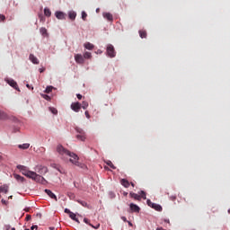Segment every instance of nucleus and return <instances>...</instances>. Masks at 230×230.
Segmentation results:
<instances>
[{"mask_svg":"<svg viewBox=\"0 0 230 230\" xmlns=\"http://www.w3.org/2000/svg\"><path fill=\"white\" fill-rule=\"evenodd\" d=\"M17 169L20 170L22 175L28 177V179H31L32 181H34V182H39L40 184L43 185L48 184V181H46L44 177H42L40 174H38L33 171L28 170V167L24 165H17Z\"/></svg>","mask_w":230,"mask_h":230,"instance_id":"1","label":"nucleus"},{"mask_svg":"<svg viewBox=\"0 0 230 230\" xmlns=\"http://www.w3.org/2000/svg\"><path fill=\"white\" fill-rule=\"evenodd\" d=\"M65 159H69L72 164H75V166H78V168H85V164L79 162L80 158L75 153L69 152L66 158Z\"/></svg>","mask_w":230,"mask_h":230,"instance_id":"2","label":"nucleus"},{"mask_svg":"<svg viewBox=\"0 0 230 230\" xmlns=\"http://www.w3.org/2000/svg\"><path fill=\"white\" fill-rule=\"evenodd\" d=\"M56 150L59 155H61L62 159H67V155H69V150L66 149L64 146L58 145Z\"/></svg>","mask_w":230,"mask_h":230,"instance_id":"3","label":"nucleus"},{"mask_svg":"<svg viewBox=\"0 0 230 230\" xmlns=\"http://www.w3.org/2000/svg\"><path fill=\"white\" fill-rule=\"evenodd\" d=\"M106 53L110 58H114V57H116V50L114 49V46H112V44L107 45Z\"/></svg>","mask_w":230,"mask_h":230,"instance_id":"4","label":"nucleus"},{"mask_svg":"<svg viewBox=\"0 0 230 230\" xmlns=\"http://www.w3.org/2000/svg\"><path fill=\"white\" fill-rule=\"evenodd\" d=\"M77 135H76V139H79V141H85V132L83 131L81 128H76Z\"/></svg>","mask_w":230,"mask_h":230,"instance_id":"5","label":"nucleus"},{"mask_svg":"<svg viewBox=\"0 0 230 230\" xmlns=\"http://www.w3.org/2000/svg\"><path fill=\"white\" fill-rule=\"evenodd\" d=\"M36 171L38 172V173H40V175H46V173H48V167L38 165L36 167Z\"/></svg>","mask_w":230,"mask_h":230,"instance_id":"6","label":"nucleus"},{"mask_svg":"<svg viewBox=\"0 0 230 230\" xmlns=\"http://www.w3.org/2000/svg\"><path fill=\"white\" fill-rule=\"evenodd\" d=\"M75 60L76 64H85V59L82 54H75Z\"/></svg>","mask_w":230,"mask_h":230,"instance_id":"7","label":"nucleus"},{"mask_svg":"<svg viewBox=\"0 0 230 230\" xmlns=\"http://www.w3.org/2000/svg\"><path fill=\"white\" fill-rule=\"evenodd\" d=\"M6 82H7V84H9V85L11 86V87H13V89H15L16 91H21L20 89H19V85L17 84V82H15V80H13V79H7L6 80Z\"/></svg>","mask_w":230,"mask_h":230,"instance_id":"8","label":"nucleus"},{"mask_svg":"<svg viewBox=\"0 0 230 230\" xmlns=\"http://www.w3.org/2000/svg\"><path fill=\"white\" fill-rule=\"evenodd\" d=\"M71 109L74 112H80V109H82V104L80 102H74L71 104Z\"/></svg>","mask_w":230,"mask_h":230,"instance_id":"9","label":"nucleus"},{"mask_svg":"<svg viewBox=\"0 0 230 230\" xmlns=\"http://www.w3.org/2000/svg\"><path fill=\"white\" fill-rule=\"evenodd\" d=\"M129 208L131 211H133V213H139V211H141V208H139V206H137L134 203H131L129 205Z\"/></svg>","mask_w":230,"mask_h":230,"instance_id":"10","label":"nucleus"},{"mask_svg":"<svg viewBox=\"0 0 230 230\" xmlns=\"http://www.w3.org/2000/svg\"><path fill=\"white\" fill-rule=\"evenodd\" d=\"M57 19H59L60 21H64L66 19V13L60 11H57L55 13Z\"/></svg>","mask_w":230,"mask_h":230,"instance_id":"11","label":"nucleus"},{"mask_svg":"<svg viewBox=\"0 0 230 230\" xmlns=\"http://www.w3.org/2000/svg\"><path fill=\"white\" fill-rule=\"evenodd\" d=\"M45 193H47V195L49 197H50V199H54V200H56V202H57V200H58V199H57V195H55V193H53V191H51L50 190L46 189Z\"/></svg>","mask_w":230,"mask_h":230,"instance_id":"12","label":"nucleus"},{"mask_svg":"<svg viewBox=\"0 0 230 230\" xmlns=\"http://www.w3.org/2000/svg\"><path fill=\"white\" fill-rule=\"evenodd\" d=\"M29 60H31L32 64H39V58H37V57H35L33 54H30Z\"/></svg>","mask_w":230,"mask_h":230,"instance_id":"13","label":"nucleus"},{"mask_svg":"<svg viewBox=\"0 0 230 230\" xmlns=\"http://www.w3.org/2000/svg\"><path fill=\"white\" fill-rule=\"evenodd\" d=\"M120 184L122 186H124V188H129L130 187V182L128 181V180H126V179L120 180Z\"/></svg>","mask_w":230,"mask_h":230,"instance_id":"14","label":"nucleus"},{"mask_svg":"<svg viewBox=\"0 0 230 230\" xmlns=\"http://www.w3.org/2000/svg\"><path fill=\"white\" fill-rule=\"evenodd\" d=\"M129 197H130L131 199H134L135 200H141V195L136 194V193H134V192H130V193H129Z\"/></svg>","mask_w":230,"mask_h":230,"instance_id":"15","label":"nucleus"},{"mask_svg":"<svg viewBox=\"0 0 230 230\" xmlns=\"http://www.w3.org/2000/svg\"><path fill=\"white\" fill-rule=\"evenodd\" d=\"M14 179H16V181H18V182H24L26 181V179H24V177L19 175V174H13Z\"/></svg>","mask_w":230,"mask_h":230,"instance_id":"16","label":"nucleus"},{"mask_svg":"<svg viewBox=\"0 0 230 230\" xmlns=\"http://www.w3.org/2000/svg\"><path fill=\"white\" fill-rule=\"evenodd\" d=\"M104 19H107V21H113V16L111 13H103Z\"/></svg>","mask_w":230,"mask_h":230,"instance_id":"17","label":"nucleus"},{"mask_svg":"<svg viewBox=\"0 0 230 230\" xmlns=\"http://www.w3.org/2000/svg\"><path fill=\"white\" fill-rule=\"evenodd\" d=\"M8 185L0 186V193H8Z\"/></svg>","mask_w":230,"mask_h":230,"instance_id":"18","label":"nucleus"},{"mask_svg":"<svg viewBox=\"0 0 230 230\" xmlns=\"http://www.w3.org/2000/svg\"><path fill=\"white\" fill-rule=\"evenodd\" d=\"M68 17L69 19H71V21H75V19H76V13H75V11H70L68 13Z\"/></svg>","mask_w":230,"mask_h":230,"instance_id":"19","label":"nucleus"},{"mask_svg":"<svg viewBox=\"0 0 230 230\" xmlns=\"http://www.w3.org/2000/svg\"><path fill=\"white\" fill-rule=\"evenodd\" d=\"M84 48L85 49H89V50L94 49V45H93V43L86 42L84 43Z\"/></svg>","mask_w":230,"mask_h":230,"instance_id":"20","label":"nucleus"},{"mask_svg":"<svg viewBox=\"0 0 230 230\" xmlns=\"http://www.w3.org/2000/svg\"><path fill=\"white\" fill-rule=\"evenodd\" d=\"M152 208L153 209H155V211H163V207H161V205H157V204H152Z\"/></svg>","mask_w":230,"mask_h":230,"instance_id":"21","label":"nucleus"},{"mask_svg":"<svg viewBox=\"0 0 230 230\" xmlns=\"http://www.w3.org/2000/svg\"><path fill=\"white\" fill-rule=\"evenodd\" d=\"M69 217H70V218L72 219V220H74L75 222H76L77 224H80V221L78 220V218H76V214H75V213H70V215H69Z\"/></svg>","mask_w":230,"mask_h":230,"instance_id":"22","label":"nucleus"},{"mask_svg":"<svg viewBox=\"0 0 230 230\" xmlns=\"http://www.w3.org/2000/svg\"><path fill=\"white\" fill-rule=\"evenodd\" d=\"M44 14L46 15V17H51V10H49V8L46 7L44 9Z\"/></svg>","mask_w":230,"mask_h":230,"instance_id":"23","label":"nucleus"},{"mask_svg":"<svg viewBox=\"0 0 230 230\" xmlns=\"http://www.w3.org/2000/svg\"><path fill=\"white\" fill-rule=\"evenodd\" d=\"M139 36L141 39H146V31H139Z\"/></svg>","mask_w":230,"mask_h":230,"instance_id":"24","label":"nucleus"},{"mask_svg":"<svg viewBox=\"0 0 230 230\" xmlns=\"http://www.w3.org/2000/svg\"><path fill=\"white\" fill-rule=\"evenodd\" d=\"M18 146L22 150H28V148H30V144H22V145H19Z\"/></svg>","mask_w":230,"mask_h":230,"instance_id":"25","label":"nucleus"},{"mask_svg":"<svg viewBox=\"0 0 230 230\" xmlns=\"http://www.w3.org/2000/svg\"><path fill=\"white\" fill-rule=\"evenodd\" d=\"M84 58L85 59H89V58H93V55L91 54V52H84Z\"/></svg>","mask_w":230,"mask_h":230,"instance_id":"26","label":"nucleus"},{"mask_svg":"<svg viewBox=\"0 0 230 230\" xmlns=\"http://www.w3.org/2000/svg\"><path fill=\"white\" fill-rule=\"evenodd\" d=\"M106 164H107L108 166H110V168H111L112 170H116V166H114V164H112V163L111 162V160H108V161L106 162Z\"/></svg>","mask_w":230,"mask_h":230,"instance_id":"27","label":"nucleus"},{"mask_svg":"<svg viewBox=\"0 0 230 230\" xmlns=\"http://www.w3.org/2000/svg\"><path fill=\"white\" fill-rule=\"evenodd\" d=\"M6 118H8L6 113H4V111H0V119H6Z\"/></svg>","mask_w":230,"mask_h":230,"instance_id":"28","label":"nucleus"},{"mask_svg":"<svg viewBox=\"0 0 230 230\" xmlns=\"http://www.w3.org/2000/svg\"><path fill=\"white\" fill-rule=\"evenodd\" d=\"M81 107H82V109H84V110L87 109V107H89V102L84 101V102H82V106H81Z\"/></svg>","mask_w":230,"mask_h":230,"instance_id":"29","label":"nucleus"},{"mask_svg":"<svg viewBox=\"0 0 230 230\" xmlns=\"http://www.w3.org/2000/svg\"><path fill=\"white\" fill-rule=\"evenodd\" d=\"M41 35H47L48 34V30L44 27H42L40 30Z\"/></svg>","mask_w":230,"mask_h":230,"instance_id":"30","label":"nucleus"},{"mask_svg":"<svg viewBox=\"0 0 230 230\" xmlns=\"http://www.w3.org/2000/svg\"><path fill=\"white\" fill-rule=\"evenodd\" d=\"M78 203L83 206V208H89V205L85 201L78 200Z\"/></svg>","mask_w":230,"mask_h":230,"instance_id":"31","label":"nucleus"},{"mask_svg":"<svg viewBox=\"0 0 230 230\" xmlns=\"http://www.w3.org/2000/svg\"><path fill=\"white\" fill-rule=\"evenodd\" d=\"M41 97L44 98V100H47V102H49L51 100V97H49V95L48 94H41Z\"/></svg>","mask_w":230,"mask_h":230,"instance_id":"32","label":"nucleus"},{"mask_svg":"<svg viewBox=\"0 0 230 230\" xmlns=\"http://www.w3.org/2000/svg\"><path fill=\"white\" fill-rule=\"evenodd\" d=\"M51 91H53V86H48L45 90V93L47 94H49V93H51Z\"/></svg>","mask_w":230,"mask_h":230,"instance_id":"33","label":"nucleus"},{"mask_svg":"<svg viewBox=\"0 0 230 230\" xmlns=\"http://www.w3.org/2000/svg\"><path fill=\"white\" fill-rule=\"evenodd\" d=\"M140 199H144V200L146 199V193L144 190L140 192Z\"/></svg>","mask_w":230,"mask_h":230,"instance_id":"34","label":"nucleus"},{"mask_svg":"<svg viewBox=\"0 0 230 230\" xmlns=\"http://www.w3.org/2000/svg\"><path fill=\"white\" fill-rule=\"evenodd\" d=\"M82 19L83 21H85V19H87V13H85V11L82 12Z\"/></svg>","mask_w":230,"mask_h":230,"instance_id":"35","label":"nucleus"},{"mask_svg":"<svg viewBox=\"0 0 230 230\" xmlns=\"http://www.w3.org/2000/svg\"><path fill=\"white\" fill-rule=\"evenodd\" d=\"M90 227H93V229H100V224H97L96 226H93V224H89Z\"/></svg>","mask_w":230,"mask_h":230,"instance_id":"36","label":"nucleus"},{"mask_svg":"<svg viewBox=\"0 0 230 230\" xmlns=\"http://www.w3.org/2000/svg\"><path fill=\"white\" fill-rule=\"evenodd\" d=\"M49 111L52 112V114H58V111L55 108H49Z\"/></svg>","mask_w":230,"mask_h":230,"instance_id":"37","label":"nucleus"},{"mask_svg":"<svg viewBox=\"0 0 230 230\" xmlns=\"http://www.w3.org/2000/svg\"><path fill=\"white\" fill-rule=\"evenodd\" d=\"M39 152H40V154H44V152H46V147H44V146L40 147Z\"/></svg>","mask_w":230,"mask_h":230,"instance_id":"38","label":"nucleus"},{"mask_svg":"<svg viewBox=\"0 0 230 230\" xmlns=\"http://www.w3.org/2000/svg\"><path fill=\"white\" fill-rule=\"evenodd\" d=\"M6 20V17L4 14H0V22H3Z\"/></svg>","mask_w":230,"mask_h":230,"instance_id":"39","label":"nucleus"},{"mask_svg":"<svg viewBox=\"0 0 230 230\" xmlns=\"http://www.w3.org/2000/svg\"><path fill=\"white\" fill-rule=\"evenodd\" d=\"M84 114H85L87 119H91V115L89 114V111H86L84 112Z\"/></svg>","mask_w":230,"mask_h":230,"instance_id":"40","label":"nucleus"},{"mask_svg":"<svg viewBox=\"0 0 230 230\" xmlns=\"http://www.w3.org/2000/svg\"><path fill=\"white\" fill-rule=\"evenodd\" d=\"M84 224H87L88 226H89V224H91L87 217L84 218Z\"/></svg>","mask_w":230,"mask_h":230,"instance_id":"41","label":"nucleus"},{"mask_svg":"<svg viewBox=\"0 0 230 230\" xmlns=\"http://www.w3.org/2000/svg\"><path fill=\"white\" fill-rule=\"evenodd\" d=\"M65 213H66L67 215H71V210H69L68 208H65Z\"/></svg>","mask_w":230,"mask_h":230,"instance_id":"42","label":"nucleus"},{"mask_svg":"<svg viewBox=\"0 0 230 230\" xmlns=\"http://www.w3.org/2000/svg\"><path fill=\"white\" fill-rule=\"evenodd\" d=\"M2 204H4V206H8V201L2 199L1 200Z\"/></svg>","mask_w":230,"mask_h":230,"instance_id":"43","label":"nucleus"},{"mask_svg":"<svg viewBox=\"0 0 230 230\" xmlns=\"http://www.w3.org/2000/svg\"><path fill=\"white\" fill-rule=\"evenodd\" d=\"M152 204H155V203H153L152 201H150V199H147V205H148L150 208H152Z\"/></svg>","mask_w":230,"mask_h":230,"instance_id":"44","label":"nucleus"},{"mask_svg":"<svg viewBox=\"0 0 230 230\" xmlns=\"http://www.w3.org/2000/svg\"><path fill=\"white\" fill-rule=\"evenodd\" d=\"M31 218V215H27L26 217H25V220L28 222V221H30Z\"/></svg>","mask_w":230,"mask_h":230,"instance_id":"45","label":"nucleus"},{"mask_svg":"<svg viewBox=\"0 0 230 230\" xmlns=\"http://www.w3.org/2000/svg\"><path fill=\"white\" fill-rule=\"evenodd\" d=\"M38 228H39V226H38L37 225L32 226L31 227V230L38 229Z\"/></svg>","mask_w":230,"mask_h":230,"instance_id":"46","label":"nucleus"},{"mask_svg":"<svg viewBox=\"0 0 230 230\" xmlns=\"http://www.w3.org/2000/svg\"><path fill=\"white\" fill-rule=\"evenodd\" d=\"M76 96H77V98H78L79 100H82V94L77 93Z\"/></svg>","mask_w":230,"mask_h":230,"instance_id":"47","label":"nucleus"},{"mask_svg":"<svg viewBox=\"0 0 230 230\" xmlns=\"http://www.w3.org/2000/svg\"><path fill=\"white\" fill-rule=\"evenodd\" d=\"M121 220H123V222H127V217H122Z\"/></svg>","mask_w":230,"mask_h":230,"instance_id":"48","label":"nucleus"},{"mask_svg":"<svg viewBox=\"0 0 230 230\" xmlns=\"http://www.w3.org/2000/svg\"><path fill=\"white\" fill-rule=\"evenodd\" d=\"M156 230H166L164 228H163V226L157 227Z\"/></svg>","mask_w":230,"mask_h":230,"instance_id":"49","label":"nucleus"},{"mask_svg":"<svg viewBox=\"0 0 230 230\" xmlns=\"http://www.w3.org/2000/svg\"><path fill=\"white\" fill-rule=\"evenodd\" d=\"M164 222H166L167 224H170V219H164Z\"/></svg>","mask_w":230,"mask_h":230,"instance_id":"50","label":"nucleus"},{"mask_svg":"<svg viewBox=\"0 0 230 230\" xmlns=\"http://www.w3.org/2000/svg\"><path fill=\"white\" fill-rule=\"evenodd\" d=\"M129 185H131L133 188H134V186H136V185L134 184V182H130Z\"/></svg>","mask_w":230,"mask_h":230,"instance_id":"51","label":"nucleus"},{"mask_svg":"<svg viewBox=\"0 0 230 230\" xmlns=\"http://www.w3.org/2000/svg\"><path fill=\"white\" fill-rule=\"evenodd\" d=\"M49 230H55V227H49Z\"/></svg>","mask_w":230,"mask_h":230,"instance_id":"52","label":"nucleus"},{"mask_svg":"<svg viewBox=\"0 0 230 230\" xmlns=\"http://www.w3.org/2000/svg\"><path fill=\"white\" fill-rule=\"evenodd\" d=\"M8 199H13V196H9Z\"/></svg>","mask_w":230,"mask_h":230,"instance_id":"53","label":"nucleus"},{"mask_svg":"<svg viewBox=\"0 0 230 230\" xmlns=\"http://www.w3.org/2000/svg\"><path fill=\"white\" fill-rule=\"evenodd\" d=\"M26 87H28V89H30V84H26Z\"/></svg>","mask_w":230,"mask_h":230,"instance_id":"54","label":"nucleus"},{"mask_svg":"<svg viewBox=\"0 0 230 230\" xmlns=\"http://www.w3.org/2000/svg\"><path fill=\"white\" fill-rule=\"evenodd\" d=\"M43 71H44V70L40 69V73H43Z\"/></svg>","mask_w":230,"mask_h":230,"instance_id":"55","label":"nucleus"},{"mask_svg":"<svg viewBox=\"0 0 230 230\" xmlns=\"http://www.w3.org/2000/svg\"><path fill=\"white\" fill-rule=\"evenodd\" d=\"M128 226H132V224L130 222H128Z\"/></svg>","mask_w":230,"mask_h":230,"instance_id":"56","label":"nucleus"},{"mask_svg":"<svg viewBox=\"0 0 230 230\" xmlns=\"http://www.w3.org/2000/svg\"><path fill=\"white\" fill-rule=\"evenodd\" d=\"M11 230H15V227H13Z\"/></svg>","mask_w":230,"mask_h":230,"instance_id":"57","label":"nucleus"},{"mask_svg":"<svg viewBox=\"0 0 230 230\" xmlns=\"http://www.w3.org/2000/svg\"><path fill=\"white\" fill-rule=\"evenodd\" d=\"M228 213H229V215H230V208L228 209Z\"/></svg>","mask_w":230,"mask_h":230,"instance_id":"58","label":"nucleus"}]
</instances>
